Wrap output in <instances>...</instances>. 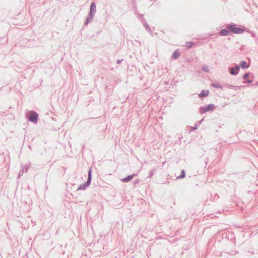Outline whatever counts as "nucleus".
Listing matches in <instances>:
<instances>
[{
  "label": "nucleus",
  "mask_w": 258,
  "mask_h": 258,
  "mask_svg": "<svg viewBox=\"0 0 258 258\" xmlns=\"http://www.w3.org/2000/svg\"><path fill=\"white\" fill-rule=\"evenodd\" d=\"M226 28L229 29L230 33L231 32L234 34H241L244 30L238 27H236L234 24H230L226 26Z\"/></svg>",
  "instance_id": "1"
},
{
  "label": "nucleus",
  "mask_w": 258,
  "mask_h": 258,
  "mask_svg": "<svg viewBox=\"0 0 258 258\" xmlns=\"http://www.w3.org/2000/svg\"><path fill=\"white\" fill-rule=\"evenodd\" d=\"M26 116L30 121L33 123H36L37 122L38 115L36 112L31 111L28 113Z\"/></svg>",
  "instance_id": "2"
},
{
  "label": "nucleus",
  "mask_w": 258,
  "mask_h": 258,
  "mask_svg": "<svg viewBox=\"0 0 258 258\" xmlns=\"http://www.w3.org/2000/svg\"><path fill=\"white\" fill-rule=\"evenodd\" d=\"M215 108V106L213 104H210L205 106V107H202L201 109H203L204 112H208L212 111Z\"/></svg>",
  "instance_id": "3"
},
{
  "label": "nucleus",
  "mask_w": 258,
  "mask_h": 258,
  "mask_svg": "<svg viewBox=\"0 0 258 258\" xmlns=\"http://www.w3.org/2000/svg\"><path fill=\"white\" fill-rule=\"evenodd\" d=\"M239 66H238V65H236L235 68V71L234 70V68H230V73L231 75H236L237 74H238V72H239Z\"/></svg>",
  "instance_id": "4"
},
{
  "label": "nucleus",
  "mask_w": 258,
  "mask_h": 258,
  "mask_svg": "<svg viewBox=\"0 0 258 258\" xmlns=\"http://www.w3.org/2000/svg\"><path fill=\"white\" fill-rule=\"evenodd\" d=\"M96 12V4L95 2H92L90 6V12L89 13L95 15Z\"/></svg>",
  "instance_id": "5"
},
{
  "label": "nucleus",
  "mask_w": 258,
  "mask_h": 258,
  "mask_svg": "<svg viewBox=\"0 0 258 258\" xmlns=\"http://www.w3.org/2000/svg\"><path fill=\"white\" fill-rule=\"evenodd\" d=\"M95 16V15L89 13L87 18L86 21L84 24L85 25H87L89 22H90L93 21V18Z\"/></svg>",
  "instance_id": "6"
},
{
  "label": "nucleus",
  "mask_w": 258,
  "mask_h": 258,
  "mask_svg": "<svg viewBox=\"0 0 258 258\" xmlns=\"http://www.w3.org/2000/svg\"><path fill=\"white\" fill-rule=\"evenodd\" d=\"M230 33L229 30L227 28H225L220 31V34L222 36H227Z\"/></svg>",
  "instance_id": "7"
},
{
  "label": "nucleus",
  "mask_w": 258,
  "mask_h": 258,
  "mask_svg": "<svg viewBox=\"0 0 258 258\" xmlns=\"http://www.w3.org/2000/svg\"><path fill=\"white\" fill-rule=\"evenodd\" d=\"M179 55L180 53L178 51V50H175L172 54L171 58L173 59H177L179 56Z\"/></svg>",
  "instance_id": "8"
},
{
  "label": "nucleus",
  "mask_w": 258,
  "mask_h": 258,
  "mask_svg": "<svg viewBox=\"0 0 258 258\" xmlns=\"http://www.w3.org/2000/svg\"><path fill=\"white\" fill-rule=\"evenodd\" d=\"M208 94H209V91L207 90L206 92H205L204 90H202L201 91V92L200 93V94H199V96H200V97L202 98V97L208 96Z\"/></svg>",
  "instance_id": "9"
},
{
  "label": "nucleus",
  "mask_w": 258,
  "mask_h": 258,
  "mask_svg": "<svg viewBox=\"0 0 258 258\" xmlns=\"http://www.w3.org/2000/svg\"><path fill=\"white\" fill-rule=\"evenodd\" d=\"M240 65L242 69L248 68V66L247 65L246 62L244 61H241Z\"/></svg>",
  "instance_id": "10"
},
{
  "label": "nucleus",
  "mask_w": 258,
  "mask_h": 258,
  "mask_svg": "<svg viewBox=\"0 0 258 258\" xmlns=\"http://www.w3.org/2000/svg\"><path fill=\"white\" fill-rule=\"evenodd\" d=\"M133 178V175H130L127 176L126 178H123L122 181L123 182H128L130 181Z\"/></svg>",
  "instance_id": "11"
},
{
  "label": "nucleus",
  "mask_w": 258,
  "mask_h": 258,
  "mask_svg": "<svg viewBox=\"0 0 258 258\" xmlns=\"http://www.w3.org/2000/svg\"><path fill=\"white\" fill-rule=\"evenodd\" d=\"M144 27L147 31L150 33H152L151 29L147 23L144 24Z\"/></svg>",
  "instance_id": "12"
},
{
  "label": "nucleus",
  "mask_w": 258,
  "mask_h": 258,
  "mask_svg": "<svg viewBox=\"0 0 258 258\" xmlns=\"http://www.w3.org/2000/svg\"><path fill=\"white\" fill-rule=\"evenodd\" d=\"M192 45H193V42H191V41H190V42H187L186 43V47H187L188 48H190V47H192Z\"/></svg>",
  "instance_id": "13"
},
{
  "label": "nucleus",
  "mask_w": 258,
  "mask_h": 258,
  "mask_svg": "<svg viewBox=\"0 0 258 258\" xmlns=\"http://www.w3.org/2000/svg\"><path fill=\"white\" fill-rule=\"evenodd\" d=\"M202 70L206 72H209V71L208 66L205 65L202 67Z\"/></svg>",
  "instance_id": "14"
},
{
  "label": "nucleus",
  "mask_w": 258,
  "mask_h": 258,
  "mask_svg": "<svg viewBox=\"0 0 258 258\" xmlns=\"http://www.w3.org/2000/svg\"><path fill=\"white\" fill-rule=\"evenodd\" d=\"M212 86L215 88H221L220 85L219 84H212Z\"/></svg>",
  "instance_id": "15"
},
{
  "label": "nucleus",
  "mask_w": 258,
  "mask_h": 258,
  "mask_svg": "<svg viewBox=\"0 0 258 258\" xmlns=\"http://www.w3.org/2000/svg\"><path fill=\"white\" fill-rule=\"evenodd\" d=\"M185 176V173L183 170L181 171V174L179 176V177L183 178Z\"/></svg>",
  "instance_id": "16"
},
{
  "label": "nucleus",
  "mask_w": 258,
  "mask_h": 258,
  "mask_svg": "<svg viewBox=\"0 0 258 258\" xmlns=\"http://www.w3.org/2000/svg\"><path fill=\"white\" fill-rule=\"evenodd\" d=\"M248 75H249V74H248V73H246V74H245L243 75V79H246V78L248 76Z\"/></svg>",
  "instance_id": "17"
},
{
  "label": "nucleus",
  "mask_w": 258,
  "mask_h": 258,
  "mask_svg": "<svg viewBox=\"0 0 258 258\" xmlns=\"http://www.w3.org/2000/svg\"><path fill=\"white\" fill-rule=\"evenodd\" d=\"M91 179V170H89L88 174V179L90 180Z\"/></svg>",
  "instance_id": "18"
},
{
  "label": "nucleus",
  "mask_w": 258,
  "mask_h": 258,
  "mask_svg": "<svg viewBox=\"0 0 258 258\" xmlns=\"http://www.w3.org/2000/svg\"><path fill=\"white\" fill-rule=\"evenodd\" d=\"M121 60L118 59V60H117V61H116V63H117V64H119V63L121 62Z\"/></svg>",
  "instance_id": "19"
},
{
  "label": "nucleus",
  "mask_w": 258,
  "mask_h": 258,
  "mask_svg": "<svg viewBox=\"0 0 258 258\" xmlns=\"http://www.w3.org/2000/svg\"><path fill=\"white\" fill-rule=\"evenodd\" d=\"M197 126H193V127H191L190 128V129H193V130L197 129Z\"/></svg>",
  "instance_id": "20"
},
{
  "label": "nucleus",
  "mask_w": 258,
  "mask_h": 258,
  "mask_svg": "<svg viewBox=\"0 0 258 258\" xmlns=\"http://www.w3.org/2000/svg\"><path fill=\"white\" fill-rule=\"evenodd\" d=\"M247 82L248 83H251L252 82V81L251 80H247Z\"/></svg>",
  "instance_id": "21"
},
{
  "label": "nucleus",
  "mask_w": 258,
  "mask_h": 258,
  "mask_svg": "<svg viewBox=\"0 0 258 258\" xmlns=\"http://www.w3.org/2000/svg\"><path fill=\"white\" fill-rule=\"evenodd\" d=\"M255 85L258 86V81L256 82Z\"/></svg>",
  "instance_id": "22"
}]
</instances>
